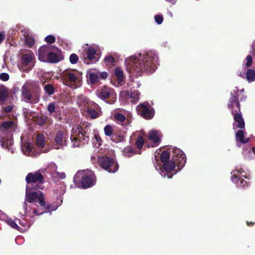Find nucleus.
Here are the masks:
<instances>
[{
	"mask_svg": "<svg viewBox=\"0 0 255 255\" xmlns=\"http://www.w3.org/2000/svg\"><path fill=\"white\" fill-rule=\"evenodd\" d=\"M158 62L157 54L154 51L143 52L127 58L125 64L127 71L133 76H138L143 73H151L156 68Z\"/></svg>",
	"mask_w": 255,
	"mask_h": 255,
	"instance_id": "nucleus-1",
	"label": "nucleus"
},
{
	"mask_svg": "<svg viewBox=\"0 0 255 255\" xmlns=\"http://www.w3.org/2000/svg\"><path fill=\"white\" fill-rule=\"evenodd\" d=\"M172 159L169 160L170 154L167 151L162 152L160 158L162 164L156 163L154 166L159 174L163 177L171 178L174 174L172 172L175 168V165L178 169H181L185 165L186 161V156L179 148L174 147L172 151Z\"/></svg>",
	"mask_w": 255,
	"mask_h": 255,
	"instance_id": "nucleus-2",
	"label": "nucleus"
},
{
	"mask_svg": "<svg viewBox=\"0 0 255 255\" xmlns=\"http://www.w3.org/2000/svg\"><path fill=\"white\" fill-rule=\"evenodd\" d=\"M31 187L26 186L25 193V201L30 204L27 205L24 202L23 208L26 216L32 217V214L39 216L46 212L45 210L48 208L45 207V203L44 201L42 193L40 191H31Z\"/></svg>",
	"mask_w": 255,
	"mask_h": 255,
	"instance_id": "nucleus-3",
	"label": "nucleus"
},
{
	"mask_svg": "<svg viewBox=\"0 0 255 255\" xmlns=\"http://www.w3.org/2000/svg\"><path fill=\"white\" fill-rule=\"evenodd\" d=\"M17 125L15 121H6L0 126V142L1 146L11 153L13 152L12 135L19 132Z\"/></svg>",
	"mask_w": 255,
	"mask_h": 255,
	"instance_id": "nucleus-4",
	"label": "nucleus"
},
{
	"mask_svg": "<svg viewBox=\"0 0 255 255\" xmlns=\"http://www.w3.org/2000/svg\"><path fill=\"white\" fill-rule=\"evenodd\" d=\"M61 78L64 85L72 89H76L82 85L81 74L75 70L64 71L61 74Z\"/></svg>",
	"mask_w": 255,
	"mask_h": 255,
	"instance_id": "nucleus-5",
	"label": "nucleus"
},
{
	"mask_svg": "<svg viewBox=\"0 0 255 255\" xmlns=\"http://www.w3.org/2000/svg\"><path fill=\"white\" fill-rule=\"evenodd\" d=\"M73 129L72 134L71 135V140L72 143V147H79L86 143H88L89 137L88 135V128L87 127L84 130L82 128L77 127L74 131Z\"/></svg>",
	"mask_w": 255,
	"mask_h": 255,
	"instance_id": "nucleus-6",
	"label": "nucleus"
},
{
	"mask_svg": "<svg viewBox=\"0 0 255 255\" xmlns=\"http://www.w3.org/2000/svg\"><path fill=\"white\" fill-rule=\"evenodd\" d=\"M97 96L110 104H113L117 100V94L115 91L112 88L107 86L99 90L97 93Z\"/></svg>",
	"mask_w": 255,
	"mask_h": 255,
	"instance_id": "nucleus-7",
	"label": "nucleus"
},
{
	"mask_svg": "<svg viewBox=\"0 0 255 255\" xmlns=\"http://www.w3.org/2000/svg\"><path fill=\"white\" fill-rule=\"evenodd\" d=\"M79 174L82 175L81 183L84 188H89L95 185L96 177L93 171L89 170L80 171L77 173L76 175L78 176Z\"/></svg>",
	"mask_w": 255,
	"mask_h": 255,
	"instance_id": "nucleus-8",
	"label": "nucleus"
},
{
	"mask_svg": "<svg viewBox=\"0 0 255 255\" xmlns=\"http://www.w3.org/2000/svg\"><path fill=\"white\" fill-rule=\"evenodd\" d=\"M100 166L109 172L115 173L119 168L117 163L110 157H102L99 158Z\"/></svg>",
	"mask_w": 255,
	"mask_h": 255,
	"instance_id": "nucleus-9",
	"label": "nucleus"
},
{
	"mask_svg": "<svg viewBox=\"0 0 255 255\" xmlns=\"http://www.w3.org/2000/svg\"><path fill=\"white\" fill-rule=\"evenodd\" d=\"M114 120L127 128L131 122L130 114L125 111H116L114 114Z\"/></svg>",
	"mask_w": 255,
	"mask_h": 255,
	"instance_id": "nucleus-10",
	"label": "nucleus"
},
{
	"mask_svg": "<svg viewBox=\"0 0 255 255\" xmlns=\"http://www.w3.org/2000/svg\"><path fill=\"white\" fill-rule=\"evenodd\" d=\"M162 135L161 132L155 129H152L148 133V139L145 143L148 147L157 146L160 143Z\"/></svg>",
	"mask_w": 255,
	"mask_h": 255,
	"instance_id": "nucleus-11",
	"label": "nucleus"
},
{
	"mask_svg": "<svg viewBox=\"0 0 255 255\" xmlns=\"http://www.w3.org/2000/svg\"><path fill=\"white\" fill-rule=\"evenodd\" d=\"M34 58V55L31 51L24 54L21 57L22 65L19 67L20 70L25 72L30 70L33 66L32 62Z\"/></svg>",
	"mask_w": 255,
	"mask_h": 255,
	"instance_id": "nucleus-12",
	"label": "nucleus"
},
{
	"mask_svg": "<svg viewBox=\"0 0 255 255\" xmlns=\"http://www.w3.org/2000/svg\"><path fill=\"white\" fill-rule=\"evenodd\" d=\"M85 51L84 62L85 63H95L99 60L100 55L97 53V50L95 47L89 46L85 49Z\"/></svg>",
	"mask_w": 255,
	"mask_h": 255,
	"instance_id": "nucleus-13",
	"label": "nucleus"
},
{
	"mask_svg": "<svg viewBox=\"0 0 255 255\" xmlns=\"http://www.w3.org/2000/svg\"><path fill=\"white\" fill-rule=\"evenodd\" d=\"M137 112L140 116L146 119H150L153 116L151 107L148 103H144L136 107Z\"/></svg>",
	"mask_w": 255,
	"mask_h": 255,
	"instance_id": "nucleus-14",
	"label": "nucleus"
},
{
	"mask_svg": "<svg viewBox=\"0 0 255 255\" xmlns=\"http://www.w3.org/2000/svg\"><path fill=\"white\" fill-rule=\"evenodd\" d=\"M67 134L65 131H59L54 138V148L59 149L67 144Z\"/></svg>",
	"mask_w": 255,
	"mask_h": 255,
	"instance_id": "nucleus-15",
	"label": "nucleus"
},
{
	"mask_svg": "<svg viewBox=\"0 0 255 255\" xmlns=\"http://www.w3.org/2000/svg\"><path fill=\"white\" fill-rule=\"evenodd\" d=\"M21 151L23 154L28 156H36L37 154L39 153V152L36 151L33 145L31 143L23 141L22 137H21Z\"/></svg>",
	"mask_w": 255,
	"mask_h": 255,
	"instance_id": "nucleus-16",
	"label": "nucleus"
},
{
	"mask_svg": "<svg viewBox=\"0 0 255 255\" xmlns=\"http://www.w3.org/2000/svg\"><path fill=\"white\" fill-rule=\"evenodd\" d=\"M43 180V176L41 174L38 172L35 173H29L26 177L27 185H29L33 187V184L41 183Z\"/></svg>",
	"mask_w": 255,
	"mask_h": 255,
	"instance_id": "nucleus-17",
	"label": "nucleus"
},
{
	"mask_svg": "<svg viewBox=\"0 0 255 255\" xmlns=\"http://www.w3.org/2000/svg\"><path fill=\"white\" fill-rule=\"evenodd\" d=\"M86 111L87 112V116L92 119H96L102 115L101 108L95 102L91 103Z\"/></svg>",
	"mask_w": 255,
	"mask_h": 255,
	"instance_id": "nucleus-18",
	"label": "nucleus"
},
{
	"mask_svg": "<svg viewBox=\"0 0 255 255\" xmlns=\"http://www.w3.org/2000/svg\"><path fill=\"white\" fill-rule=\"evenodd\" d=\"M22 94L25 101L27 102L36 103L38 101V97L37 95L32 96L28 84H24L22 88Z\"/></svg>",
	"mask_w": 255,
	"mask_h": 255,
	"instance_id": "nucleus-19",
	"label": "nucleus"
},
{
	"mask_svg": "<svg viewBox=\"0 0 255 255\" xmlns=\"http://www.w3.org/2000/svg\"><path fill=\"white\" fill-rule=\"evenodd\" d=\"M77 103L80 107L81 110L86 111V110L90 107L91 103L94 102L90 101L88 98L83 95H80L78 97Z\"/></svg>",
	"mask_w": 255,
	"mask_h": 255,
	"instance_id": "nucleus-20",
	"label": "nucleus"
},
{
	"mask_svg": "<svg viewBox=\"0 0 255 255\" xmlns=\"http://www.w3.org/2000/svg\"><path fill=\"white\" fill-rule=\"evenodd\" d=\"M114 73L118 83L117 86L122 85L124 84L125 78L123 70L120 67H116L115 69Z\"/></svg>",
	"mask_w": 255,
	"mask_h": 255,
	"instance_id": "nucleus-21",
	"label": "nucleus"
},
{
	"mask_svg": "<svg viewBox=\"0 0 255 255\" xmlns=\"http://www.w3.org/2000/svg\"><path fill=\"white\" fill-rule=\"evenodd\" d=\"M49 52V48L47 46H41L38 50V59L42 62H46L47 60V55Z\"/></svg>",
	"mask_w": 255,
	"mask_h": 255,
	"instance_id": "nucleus-22",
	"label": "nucleus"
},
{
	"mask_svg": "<svg viewBox=\"0 0 255 255\" xmlns=\"http://www.w3.org/2000/svg\"><path fill=\"white\" fill-rule=\"evenodd\" d=\"M232 115H234L235 122L233 123V128L235 130L236 140L238 141L239 137V130H238L239 128V114L238 113H235L233 111Z\"/></svg>",
	"mask_w": 255,
	"mask_h": 255,
	"instance_id": "nucleus-23",
	"label": "nucleus"
},
{
	"mask_svg": "<svg viewBox=\"0 0 255 255\" xmlns=\"http://www.w3.org/2000/svg\"><path fill=\"white\" fill-rule=\"evenodd\" d=\"M232 97L230 100V103L228 104V107L230 109L237 108L239 109V103L238 101V96L236 95L235 92L234 94L231 92Z\"/></svg>",
	"mask_w": 255,
	"mask_h": 255,
	"instance_id": "nucleus-24",
	"label": "nucleus"
},
{
	"mask_svg": "<svg viewBox=\"0 0 255 255\" xmlns=\"http://www.w3.org/2000/svg\"><path fill=\"white\" fill-rule=\"evenodd\" d=\"M145 133L144 131H141L140 133H138V132L136 131L135 133H133V136H137L135 144L139 149H140L143 144L144 139L143 138L142 135H144Z\"/></svg>",
	"mask_w": 255,
	"mask_h": 255,
	"instance_id": "nucleus-25",
	"label": "nucleus"
},
{
	"mask_svg": "<svg viewBox=\"0 0 255 255\" xmlns=\"http://www.w3.org/2000/svg\"><path fill=\"white\" fill-rule=\"evenodd\" d=\"M111 139L115 142L118 143L123 142L125 140V138L123 134L120 132L115 131Z\"/></svg>",
	"mask_w": 255,
	"mask_h": 255,
	"instance_id": "nucleus-26",
	"label": "nucleus"
},
{
	"mask_svg": "<svg viewBox=\"0 0 255 255\" xmlns=\"http://www.w3.org/2000/svg\"><path fill=\"white\" fill-rule=\"evenodd\" d=\"M99 74L98 72H91L89 74L88 81L91 84L96 83L99 82Z\"/></svg>",
	"mask_w": 255,
	"mask_h": 255,
	"instance_id": "nucleus-27",
	"label": "nucleus"
},
{
	"mask_svg": "<svg viewBox=\"0 0 255 255\" xmlns=\"http://www.w3.org/2000/svg\"><path fill=\"white\" fill-rule=\"evenodd\" d=\"M47 60L45 62L56 63L59 61L57 55L53 52H49L47 57Z\"/></svg>",
	"mask_w": 255,
	"mask_h": 255,
	"instance_id": "nucleus-28",
	"label": "nucleus"
},
{
	"mask_svg": "<svg viewBox=\"0 0 255 255\" xmlns=\"http://www.w3.org/2000/svg\"><path fill=\"white\" fill-rule=\"evenodd\" d=\"M15 221L18 222V223L23 228V230L29 228L33 222V221L31 222L30 221H27L23 218H22V219H16Z\"/></svg>",
	"mask_w": 255,
	"mask_h": 255,
	"instance_id": "nucleus-29",
	"label": "nucleus"
},
{
	"mask_svg": "<svg viewBox=\"0 0 255 255\" xmlns=\"http://www.w3.org/2000/svg\"><path fill=\"white\" fill-rule=\"evenodd\" d=\"M140 93L137 91H133L128 94L131 102H136L139 100Z\"/></svg>",
	"mask_w": 255,
	"mask_h": 255,
	"instance_id": "nucleus-30",
	"label": "nucleus"
},
{
	"mask_svg": "<svg viewBox=\"0 0 255 255\" xmlns=\"http://www.w3.org/2000/svg\"><path fill=\"white\" fill-rule=\"evenodd\" d=\"M247 80L249 82L255 81V70L251 69H248L246 73Z\"/></svg>",
	"mask_w": 255,
	"mask_h": 255,
	"instance_id": "nucleus-31",
	"label": "nucleus"
},
{
	"mask_svg": "<svg viewBox=\"0 0 255 255\" xmlns=\"http://www.w3.org/2000/svg\"><path fill=\"white\" fill-rule=\"evenodd\" d=\"M115 131V130L114 129V126H112L111 125H107L104 128L105 134L107 136H110V138L113 136Z\"/></svg>",
	"mask_w": 255,
	"mask_h": 255,
	"instance_id": "nucleus-32",
	"label": "nucleus"
},
{
	"mask_svg": "<svg viewBox=\"0 0 255 255\" xmlns=\"http://www.w3.org/2000/svg\"><path fill=\"white\" fill-rule=\"evenodd\" d=\"M36 144L39 148H42L45 145V138L43 135L38 134L36 137Z\"/></svg>",
	"mask_w": 255,
	"mask_h": 255,
	"instance_id": "nucleus-33",
	"label": "nucleus"
},
{
	"mask_svg": "<svg viewBox=\"0 0 255 255\" xmlns=\"http://www.w3.org/2000/svg\"><path fill=\"white\" fill-rule=\"evenodd\" d=\"M135 153L134 150L131 147H127L123 151V154L127 157H130Z\"/></svg>",
	"mask_w": 255,
	"mask_h": 255,
	"instance_id": "nucleus-34",
	"label": "nucleus"
},
{
	"mask_svg": "<svg viewBox=\"0 0 255 255\" xmlns=\"http://www.w3.org/2000/svg\"><path fill=\"white\" fill-rule=\"evenodd\" d=\"M51 175L53 178H56L57 179H62L66 177V174L64 172L54 171L51 173Z\"/></svg>",
	"mask_w": 255,
	"mask_h": 255,
	"instance_id": "nucleus-35",
	"label": "nucleus"
},
{
	"mask_svg": "<svg viewBox=\"0 0 255 255\" xmlns=\"http://www.w3.org/2000/svg\"><path fill=\"white\" fill-rule=\"evenodd\" d=\"M7 98L6 90L5 88H0V102H4Z\"/></svg>",
	"mask_w": 255,
	"mask_h": 255,
	"instance_id": "nucleus-36",
	"label": "nucleus"
},
{
	"mask_svg": "<svg viewBox=\"0 0 255 255\" xmlns=\"http://www.w3.org/2000/svg\"><path fill=\"white\" fill-rule=\"evenodd\" d=\"M44 89L45 92L48 94L49 95H51L54 94V87L50 84H46L44 87Z\"/></svg>",
	"mask_w": 255,
	"mask_h": 255,
	"instance_id": "nucleus-37",
	"label": "nucleus"
},
{
	"mask_svg": "<svg viewBox=\"0 0 255 255\" xmlns=\"http://www.w3.org/2000/svg\"><path fill=\"white\" fill-rule=\"evenodd\" d=\"M239 171L238 170H235L234 171L231 172L232 177L231 180L233 182L237 183L239 180L238 178Z\"/></svg>",
	"mask_w": 255,
	"mask_h": 255,
	"instance_id": "nucleus-38",
	"label": "nucleus"
},
{
	"mask_svg": "<svg viewBox=\"0 0 255 255\" xmlns=\"http://www.w3.org/2000/svg\"><path fill=\"white\" fill-rule=\"evenodd\" d=\"M16 222V221H14L11 219H8L6 220L7 224L9 225L11 227L17 230H19L20 228L18 227Z\"/></svg>",
	"mask_w": 255,
	"mask_h": 255,
	"instance_id": "nucleus-39",
	"label": "nucleus"
},
{
	"mask_svg": "<svg viewBox=\"0 0 255 255\" xmlns=\"http://www.w3.org/2000/svg\"><path fill=\"white\" fill-rule=\"evenodd\" d=\"M25 41L26 44L29 47L33 45L35 43L34 38L32 36L29 35L25 37Z\"/></svg>",
	"mask_w": 255,
	"mask_h": 255,
	"instance_id": "nucleus-40",
	"label": "nucleus"
},
{
	"mask_svg": "<svg viewBox=\"0 0 255 255\" xmlns=\"http://www.w3.org/2000/svg\"><path fill=\"white\" fill-rule=\"evenodd\" d=\"M105 61L107 65H111L114 63V59L111 55H107L105 58Z\"/></svg>",
	"mask_w": 255,
	"mask_h": 255,
	"instance_id": "nucleus-41",
	"label": "nucleus"
},
{
	"mask_svg": "<svg viewBox=\"0 0 255 255\" xmlns=\"http://www.w3.org/2000/svg\"><path fill=\"white\" fill-rule=\"evenodd\" d=\"M79 59L78 56L75 54H72L69 57V60L71 63L74 64L77 63Z\"/></svg>",
	"mask_w": 255,
	"mask_h": 255,
	"instance_id": "nucleus-42",
	"label": "nucleus"
},
{
	"mask_svg": "<svg viewBox=\"0 0 255 255\" xmlns=\"http://www.w3.org/2000/svg\"><path fill=\"white\" fill-rule=\"evenodd\" d=\"M253 63V58L251 55H248L246 57V66L248 67H250Z\"/></svg>",
	"mask_w": 255,
	"mask_h": 255,
	"instance_id": "nucleus-43",
	"label": "nucleus"
},
{
	"mask_svg": "<svg viewBox=\"0 0 255 255\" xmlns=\"http://www.w3.org/2000/svg\"><path fill=\"white\" fill-rule=\"evenodd\" d=\"M45 40L48 43H53L55 41V38L53 35H49L45 38Z\"/></svg>",
	"mask_w": 255,
	"mask_h": 255,
	"instance_id": "nucleus-44",
	"label": "nucleus"
},
{
	"mask_svg": "<svg viewBox=\"0 0 255 255\" xmlns=\"http://www.w3.org/2000/svg\"><path fill=\"white\" fill-rule=\"evenodd\" d=\"M47 110L50 114H52L55 111V105L54 103H50L47 107Z\"/></svg>",
	"mask_w": 255,
	"mask_h": 255,
	"instance_id": "nucleus-45",
	"label": "nucleus"
},
{
	"mask_svg": "<svg viewBox=\"0 0 255 255\" xmlns=\"http://www.w3.org/2000/svg\"><path fill=\"white\" fill-rule=\"evenodd\" d=\"M0 79L4 81H6L9 79V75L5 73H2L0 74Z\"/></svg>",
	"mask_w": 255,
	"mask_h": 255,
	"instance_id": "nucleus-46",
	"label": "nucleus"
},
{
	"mask_svg": "<svg viewBox=\"0 0 255 255\" xmlns=\"http://www.w3.org/2000/svg\"><path fill=\"white\" fill-rule=\"evenodd\" d=\"M154 19L156 22L158 24H161L163 21V17L161 15H155Z\"/></svg>",
	"mask_w": 255,
	"mask_h": 255,
	"instance_id": "nucleus-47",
	"label": "nucleus"
},
{
	"mask_svg": "<svg viewBox=\"0 0 255 255\" xmlns=\"http://www.w3.org/2000/svg\"><path fill=\"white\" fill-rule=\"evenodd\" d=\"M98 74H99V79H105L108 77V74L106 72H98Z\"/></svg>",
	"mask_w": 255,
	"mask_h": 255,
	"instance_id": "nucleus-48",
	"label": "nucleus"
},
{
	"mask_svg": "<svg viewBox=\"0 0 255 255\" xmlns=\"http://www.w3.org/2000/svg\"><path fill=\"white\" fill-rule=\"evenodd\" d=\"M48 168H51L53 172L56 171L57 166L54 163H51L48 166Z\"/></svg>",
	"mask_w": 255,
	"mask_h": 255,
	"instance_id": "nucleus-49",
	"label": "nucleus"
},
{
	"mask_svg": "<svg viewBox=\"0 0 255 255\" xmlns=\"http://www.w3.org/2000/svg\"><path fill=\"white\" fill-rule=\"evenodd\" d=\"M245 124L243 118H242L241 114H240V129L245 128Z\"/></svg>",
	"mask_w": 255,
	"mask_h": 255,
	"instance_id": "nucleus-50",
	"label": "nucleus"
},
{
	"mask_svg": "<svg viewBox=\"0 0 255 255\" xmlns=\"http://www.w3.org/2000/svg\"><path fill=\"white\" fill-rule=\"evenodd\" d=\"M5 37V34L2 32H0V44L4 40Z\"/></svg>",
	"mask_w": 255,
	"mask_h": 255,
	"instance_id": "nucleus-51",
	"label": "nucleus"
},
{
	"mask_svg": "<svg viewBox=\"0 0 255 255\" xmlns=\"http://www.w3.org/2000/svg\"><path fill=\"white\" fill-rule=\"evenodd\" d=\"M12 109V107L11 106H8L4 107V110L6 112H9L10 111H11Z\"/></svg>",
	"mask_w": 255,
	"mask_h": 255,
	"instance_id": "nucleus-52",
	"label": "nucleus"
},
{
	"mask_svg": "<svg viewBox=\"0 0 255 255\" xmlns=\"http://www.w3.org/2000/svg\"><path fill=\"white\" fill-rule=\"evenodd\" d=\"M244 136V131L242 130H240V142L243 141V138Z\"/></svg>",
	"mask_w": 255,
	"mask_h": 255,
	"instance_id": "nucleus-53",
	"label": "nucleus"
},
{
	"mask_svg": "<svg viewBox=\"0 0 255 255\" xmlns=\"http://www.w3.org/2000/svg\"><path fill=\"white\" fill-rule=\"evenodd\" d=\"M250 140L249 138H245V136L243 138V141L240 142V143H246L248 142Z\"/></svg>",
	"mask_w": 255,
	"mask_h": 255,
	"instance_id": "nucleus-54",
	"label": "nucleus"
},
{
	"mask_svg": "<svg viewBox=\"0 0 255 255\" xmlns=\"http://www.w3.org/2000/svg\"><path fill=\"white\" fill-rule=\"evenodd\" d=\"M241 169L240 168V176H243V175H242V172L241 171ZM244 181L243 180V179H241L240 178V185L242 184V185H243V186H244Z\"/></svg>",
	"mask_w": 255,
	"mask_h": 255,
	"instance_id": "nucleus-55",
	"label": "nucleus"
},
{
	"mask_svg": "<svg viewBox=\"0 0 255 255\" xmlns=\"http://www.w3.org/2000/svg\"><path fill=\"white\" fill-rule=\"evenodd\" d=\"M247 224L248 226H253L254 225H255V223L254 222H247Z\"/></svg>",
	"mask_w": 255,
	"mask_h": 255,
	"instance_id": "nucleus-56",
	"label": "nucleus"
},
{
	"mask_svg": "<svg viewBox=\"0 0 255 255\" xmlns=\"http://www.w3.org/2000/svg\"><path fill=\"white\" fill-rule=\"evenodd\" d=\"M167 1H168L172 4H175L176 1L175 0H165Z\"/></svg>",
	"mask_w": 255,
	"mask_h": 255,
	"instance_id": "nucleus-57",
	"label": "nucleus"
},
{
	"mask_svg": "<svg viewBox=\"0 0 255 255\" xmlns=\"http://www.w3.org/2000/svg\"><path fill=\"white\" fill-rule=\"evenodd\" d=\"M44 121L43 120H42V121L40 122L39 123H38V124L40 125H42L44 124Z\"/></svg>",
	"mask_w": 255,
	"mask_h": 255,
	"instance_id": "nucleus-58",
	"label": "nucleus"
},
{
	"mask_svg": "<svg viewBox=\"0 0 255 255\" xmlns=\"http://www.w3.org/2000/svg\"><path fill=\"white\" fill-rule=\"evenodd\" d=\"M49 151V149H44V150H42L41 151V152H47Z\"/></svg>",
	"mask_w": 255,
	"mask_h": 255,
	"instance_id": "nucleus-59",
	"label": "nucleus"
},
{
	"mask_svg": "<svg viewBox=\"0 0 255 255\" xmlns=\"http://www.w3.org/2000/svg\"><path fill=\"white\" fill-rule=\"evenodd\" d=\"M252 151L254 152V153L255 154V147H252Z\"/></svg>",
	"mask_w": 255,
	"mask_h": 255,
	"instance_id": "nucleus-60",
	"label": "nucleus"
},
{
	"mask_svg": "<svg viewBox=\"0 0 255 255\" xmlns=\"http://www.w3.org/2000/svg\"><path fill=\"white\" fill-rule=\"evenodd\" d=\"M135 84L136 85L137 87H139V84L138 83L136 82V83H135Z\"/></svg>",
	"mask_w": 255,
	"mask_h": 255,
	"instance_id": "nucleus-61",
	"label": "nucleus"
},
{
	"mask_svg": "<svg viewBox=\"0 0 255 255\" xmlns=\"http://www.w3.org/2000/svg\"><path fill=\"white\" fill-rule=\"evenodd\" d=\"M168 13L169 14V15L172 16V14L171 12H169Z\"/></svg>",
	"mask_w": 255,
	"mask_h": 255,
	"instance_id": "nucleus-62",
	"label": "nucleus"
},
{
	"mask_svg": "<svg viewBox=\"0 0 255 255\" xmlns=\"http://www.w3.org/2000/svg\"><path fill=\"white\" fill-rule=\"evenodd\" d=\"M1 212V211L0 210V213Z\"/></svg>",
	"mask_w": 255,
	"mask_h": 255,
	"instance_id": "nucleus-63",
	"label": "nucleus"
}]
</instances>
